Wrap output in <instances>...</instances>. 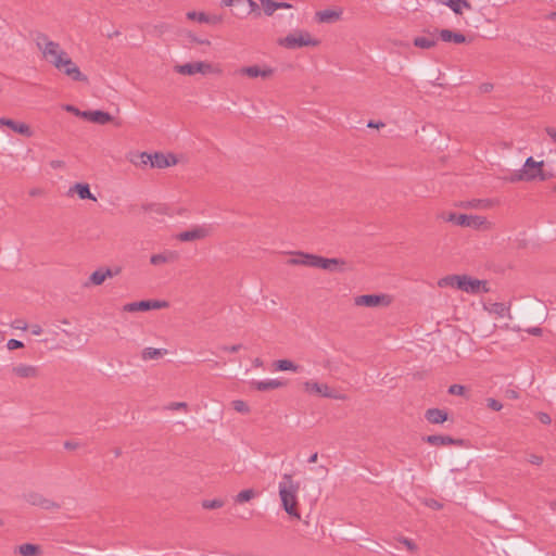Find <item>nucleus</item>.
<instances>
[{"label": "nucleus", "instance_id": "de8ad7c7", "mask_svg": "<svg viewBox=\"0 0 556 556\" xmlns=\"http://www.w3.org/2000/svg\"><path fill=\"white\" fill-rule=\"evenodd\" d=\"M425 504L428 507L437 509V510H439L443 507V505L440 502H438L437 500H433V498L426 500Z\"/></svg>", "mask_w": 556, "mask_h": 556}, {"label": "nucleus", "instance_id": "13d9d810", "mask_svg": "<svg viewBox=\"0 0 556 556\" xmlns=\"http://www.w3.org/2000/svg\"><path fill=\"white\" fill-rule=\"evenodd\" d=\"M547 135L556 142V130L552 127L546 128Z\"/></svg>", "mask_w": 556, "mask_h": 556}, {"label": "nucleus", "instance_id": "37998d69", "mask_svg": "<svg viewBox=\"0 0 556 556\" xmlns=\"http://www.w3.org/2000/svg\"><path fill=\"white\" fill-rule=\"evenodd\" d=\"M7 348L10 350V351H13V350H17V349H22L24 348V343L20 340H16V339H10L7 343Z\"/></svg>", "mask_w": 556, "mask_h": 556}, {"label": "nucleus", "instance_id": "79ce46f5", "mask_svg": "<svg viewBox=\"0 0 556 556\" xmlns=\"http://www.w3.org/2000/svg\"><path fill=\"white\" fill-rule=\"evenodd\" d=\"M448 393L453 395H463L465 393V387L462 384H452L448 388Z\"/></svg>", "mask_w": 556, "mask_h": 556}, {"label": "nucleus", "instance_id": "7ed1b4c3", "mask_svg": "<svg viewBox=\"0 0 556 556\" xmlns=\"http://www.w3.org/2000/svg\"><path fill=\"white\" fill-rule=\"evenodd\" d=\"M281 505L285 511L292 518L301 519L298 509V493L300 491V482L294 481L292 475L285 473L278 485Z\"/></svg>", "mask_w": 556, "mask_h": 556}, {"label": "nucleus", "instance_id": "72a5a7b5", "mask_svg": "<svg viewBox=\"0 0 556 556\" xmlns=\"http://www.w3.org/2000/svg\"><path fill=\"white\" fill-rule=\"evenodd\" d=\"M262 8L264 13L267 16H271L277 9V2L273 0H261Z\"/></svg>", "mask_w": 556, "mask_h": 556}, {"label": "nucleus", "instance_id": "ddd939ff", "mask_svg": "<svg viewBox=\"0 0 556 556\" xmlns=\"http://www.w3.org/2000/svg\"><path fill=\"white\" fill-rule=\"evenodd\" d=\"M275 73V70L269 66H258V65H251V66H243L240 67L237 71V74L240 76H247L249 78H262V79H268L270 78Z\"/></svg>", "mask_w": 556, "mask_h": 556}, {"label": "nucleus", "instance_id": "cd10ccee", "mask_svg": "<svg viewBox=\"0 0 556 556\" xmlns=\"http://www.w3.org/2000/svg\"><path fill=\"white\" fill-rule=\"evenodd\" d=\"M167 353L165 349L146 348L142 350L141 358L143 361L159 359Z\"/></svg>", "mask_w": 556, "mask_h": 556}, {"label": "nucleus", "instance_id": "a211bd4d", "mask_svg": "<svg viewBox=\"0 0 556 556\" xmlns=\"http://www.w3.org/2000/svg\"><path fill=\"white\" fill-rule=\"evenodd\" d=\"M81 117L99 125H105L113 119V116L104 111H84Z\"/></svg>", "mask_w": 556, "mask_h": 556}, {"label": "nucleus", "instance_id": "6e6d98bb", "mask_svg": "<svg viewBox=\"0 0 556 556\" xmlns=\"http://www.w3.org/2000/svg\"><path fill=\"white\" fill-rule=\"evenodd\" d=\"M78 446H79V444H78L77 442H73V441H66V442L64 443V447H65L66 450H75V448H77Z\"/></svg>", "mask_w": 556, "mask_h": 556}, {"label": "nucleus", "instance_id": "2f4dec72", "mask_svg": "<svg viewBox=\"0 0 556 556\" xmlns=\"http://www.w3.org/2000/svg\"><path fill=\"white\" fill-rule=\"evenodd\" d=\"M275 370L286 371V370H292L298 371L300 366L294 364L290 359H278L274 363Z\"/></svg>", "mask_w": 556, "mask_h": 556}, {"label": "nucleus", "instance_id": "4468645a", "mask_svg": "<svg viewBox=\"0 0 556 556\" xmlns=\"http://www.w3.org/2000/svg\"><path fill=\"white\" fill-rule=\"evenodd\" d=\"M25 500L28 504H30L33 506H38L46 510H52V509L60 508V505L56 502L45 497L42 494H40L38 492H30V493L26 494Z\"/></svg>", "mask_w": 556, "mask_h": 556}, {"label": "nucleus", "instance_id": "aec40b11", "mask_svg": "<svg viewBox=\"0 0 556 556\" xmlns=\"http://www.w3.org/2000/svg\"><path fill=\"white\" fill-rule=\"evenodd\" d=\"M187 18L192 20V21H198L200 23L212 24V25H217L223 22V17L220 15H208L204 12H195V11L188 12Z\"/></svg>", "mask_w": 556, "mask_h": 556}, {"label": "nucleus", "instance_id": "393cba45", "mask_svg": "<svg viewBox=\"0 0 556 556\" xmlns=\"http://www.w3.org/2000/svg\"><path fill=\"white\" fill-rule=\"evenodd\" d=\"M76 192L81 200H92L97 201V198L91 193L90 187L88 184L77 182L73 187L70 188L68 193Z\"/></svg>", "mask_w": 556, "mask_h": 556}, {"label": "nucleus", "instance_id": "3c124183", "mask_svg": "<svg viewBox=\"0 0 556 556\" xmlns=\"http://www.w3.org/2000/svg\"><path fill=\"white\" fill-rule=\"evenodd\" d=\"M121 271H122L121 267H115L114 269H111V268H105L104 269L106 278H112L114 276H117Z\"/></svg>", "mask_w": 556, "mask_h": 556}, {"label": "nucleus", "instance_id": "8fccbe9b", "mask_svg": "<svg viewBox=\"0 0 556 556\" xmlns=\"http://www.w3.org/2000/svg\"><path fill=\"white\" fill-rule=\"evenodd\" d=\"M529 463L540 466L543 463V457L540 455L531 454L528 458Z\"/></svg>", "mask_w": 556, "mask_h": 556}, {"label": "nucleus", "instance_id": "6ab92c4d", "mask_svg": "<svg viewBox=\"0 0 556 556\" xmlns=\"http://www.w3.org/2000/svg\"><path fill=\"white\" fill-rule=\"evenodd\" d=\"M12 371L18 378H38L39 368L34 365L18 364L12 368Z\"/></svg>", "mask_w": 556, "mask_h": 556}, {"label": "nucleus", "instance_id": "412c9836", "mask_svg": "<svg viewBox=\"0 0 556 556\" xmlns=\"http://www.w3.org/2000/svg\"><path fill=\"white\" fill-rule=\"evenodd\" d=\"M251 386L256 389L257 391H269L275 390L278 388H282L286 386V382L277 379H269V380H263V381H252Z\"/></svg>", "mask_w": 556, "mask_h": 556}, {"label": "nucleus", "instance_id": "a878e982", "mask_svg": "<svg viewBox=\"0 0 556 556\" xmlns=\"http://www.w3.org/2000/svg\"><path fill=\"white\" fill-rule=\"evenodd\" d=\"M425 417L430 424H443L447 420V413L440 408H429Z\"/></svg>", "mask_w": 556, "mask_h": 556}, {"label": "nucleus", "instance_id": "5701e85b", "mask_svg": "<svg viewBox=\"0 0 556 556\" xmlns=\"http://www.w3.org/2000/svg\"><path fill=\"white\" fill-rule=\"evenodd\" d=\"M439 36L442 41L454 42L456 45L465 43L467 41L466 36L462 33H455L451 29H441Z\"/></svg>", "mask_w": 556, "mask_h": 556}, {"label": "nucleus", "instance_id": "864d4df0", "mask_svg": "<svg viewBox=\"0 0 556 556\" xmlns=\"http://www.w3.org/2000/svg\"><path fill=\"white\" fill-rule=\"evenodd\" d=\"M538 417H539V420H540L542 424H544V425H549V424H551V421H552V419H551L549 415H548V414H546V413H539Z\"/></svg>", "mask_w": 556, "mask_h": 556}, {"label": "nucleus", "instance_id": "f257e3e1", "mask_svg": "<svg viewBox=\"0 0 556 556\" xmlns=\"http://www.w3.org/2000/svg\"><path fill=\"white\" fill-rule=\"evenodd\" d=\"M35 43L42 53V58L53 65L58 71L68 76L75 81H88V77L83 74L76 63L63 50L59 42L51 40L45 33H37Z\"/></svg>", "mask_w": 556, "mask_h": 556}, {"label": "nucleus", "instance_id": "423d86ee", "mask_svg": "<svg viewBox=\"0 0 556 556\" xmlns=\"http://www.w3.org/2000/svg\"><path fill=\"white\" fill-rule=\"evenodd\" d=\"M543 161L536 162L532 156H529L522 168L518 172H515L509 180L511 182L516 181H532L534 179H540L542 181L547 179V176L544 174L543 169Z\"/></svg>", "mask_w": 556, "mask_h": 556}, {"label": "nucleus", "instance_id": "bb28decb", "mask_svg": "<svg viewBox=\"0 0 556 556\" xmlns=\"http://www.w3.org/2000/svg\"><path fill=\"white\" fill-rule=\"evenodd\" d=\"M8 127L12 129L13 131L24 136V137H31L34 135L30 126L24 122H17L14 119L9 118Z\"/></svg>", "mask_w": 556, "mask_h": 556}, {"label": "nucleus", "instance_id": "338daca9", "mask_svg": "<svg viewBox=\"0 0 556 556\" xmlns=\"http://www.w3.org/2000/svg\"><path fill=\"white\" fill-rule=\"evenodd\" d=\"M317 458H318V454L317 453H314L309 456L308 458V463H316L317 462Z\"/></svg>", "mask_w": 556, "mask_h": 556}, {"label": "nucleus", "instance_id": "09e8293b", "mask_svg": "<svg viewBox=\"0 0 556 556\" xmlns=\"http://www.w3.org/2000/svg\"><path fill=\"white\" fill-rule=\"evenodd\" d=\"M168 408L174 409V410H177V409L186 410L188 408V404L186 402H173L169 404Z\"/></svg>", "mask_w": 556, "mask_h": 556}, {"label": "nucleus", "instance_id": "a18cd8bd", "mask_svg": "<svg viewBox=\"0 0 556 556\" xmlns=\"http://www.w3.org/2000/svg\"><path fill=\"white\" fill-rule=\"evenodd\" d=\"M219 349L224 352L237 353L242 349V344L222 345Z\"/></svg>", "mask_w": 556, "mask_h": 556}, {"label": "nucleus", "instance_id": "f704fd0d", "mask_svg": "<svg viewBox=\"0 0 556 556\" xmlns=\"http://www.w3.org/2000/svg\"><path fill=\"white\" fill-rule=\"evenodd\" d=\"M224 506V501L220 498H214V500H204L202 502V507L204 509H217Z\"/></svg>", "mask_w": 556, "mask_h": 556}, {"label": "nucleus", "instance_id": "f3484780", "mask_svg": "<svg viewBox=\"0 0 556 556\" xmlns=\"http://www.w3.org/2000/svg\"><path fill=\"white\" fill-rule=\"evenodd\" d=\"M179 260V254L177 251L166 250L159 254H153L150 257V263L154 266H160L164 264L175 263Z\"/></svg>", "mask_w": 556, "mask_h": 556}, {"label": "nucleus", "instance_id": "0eeeda50", "mask_svg": "<svg viewBox=\"0 0 556 556\" xmlns=\"http://www.w3.org/2000/svg\"><path fill=\"white\" fill-rule=\"evenodd\" d=\"M278 43L287 49H298L302 47H316L319 45V41L312 38L307 31L298 30L290 33L283 38H279Z\"/></svg>", "mask_w": 556, "mask_h": 556}, {"label": "nucleus", "instance_id": "69168bd1", "mask_svg": "<svg viewBox=\"0 0 556 556\" xmlns=\"http://www.w3.org/2000/svg\"><path fill=\"white\" fill-rule=\"evenodd\" d=\"M253 365H254L255 367H262V366H263V361H262L261 358H258V357H257V358H255V359L253 361Z\"/></svg>", "mask_w": 556, "mask_h": 556}, {"label": "nucleus", "instance_id": "0e129e2a", "mask_svg": "<svg viewBox=\"0 0 556 556\" xmlns=\"http://www.w3.org/2000/svg\"><path fill=\"white\" fill-rule=\"evenodd\" d=\"M63 165V162L62 161H52L51 162V166L53 168H58V167H61Z\"/></svg>", "mask_w": 556, "mask_h": 556}, {"label": "nucleus", "instance_id": "c756f323", "mask_svg": "<svg viewBox=\"0 0 556 556\" xmlns=\"http://www.w3.org/2000/svg\"><path fill=\"white\" fill-rule=\"evenodd\" d=\"M445 4L455 13L463 14V8L471 10V4L467 0H447Z\"/></svg>", "mask_w": 556, "mask_h": 556}, {"label": "nucleus", "instance_id": "052dcab7", "mask_svg": "<svg viewBox=\"0 0 556 556\" xmlns=\"http://www.w3.org/2000/svg\"><path fill=\"white\" fill-rule=\"evenodd\" d=\"M367 126L370 128H379V127H383L384 124L382 122L376 123L374 121H370Z\"/></svg>", "mask_w": 556, "mask_h": 556}, {"label": "nucleus", "instance_id": "774afa93", "mask_svg": "<svg viewBox=\"0 0 556 556\" xmlns=\"http://www.w3.org/2000/svg\"><path fill=\"white\" fill-rule=\"evenodd\" d=\"M547 18H548V20H552V21H556V11H554V12L549 13V14L547 15Z\"/></svg>", "mask_w": 556, "mask_h": 556}, {"label": "nucleus", "instance_id": "680f3d73", "mask_svg": "<svg viewBox=\"0 0 556 556\" xmlns=\"http://www.w3.org/2000/svg\"><path fill=\"white\" fill-rule=\"evenodd\" d=\"M235 3H241L239 0H222V4L225 7H231Z\"/></svg>", "mask_w": 556, "mask_h": 556}, {"label": "nucleus", "instance_id": "9b49d317", "mask_svg": "<svg viewBox=\"0 0 556 556\" xmlns=\"http://www.w3.org/2000/svg\"><path fill=\"white\" fill-rule=\"evenodd\" d=\"M390 303L391 300L386 294H363L354 298V305L356 306L376 307L387 306Z\"/></svg>", "mask_w": 556, "mask_h": 556}, {"label": "nucleus", "instance_id": "1a4fd4ad", "mask_svg": "<svg viewBox=\"0 0 556 556\" xmlns=\"http://www.w3.org/2000/svg\"><path fill=\"white\" fill-rule=\"evenodd\" d=\"M169 306V303L167 301H161V300H143L138 302H131L124 305V311L134 313V312H146L149 309H160V308H166Z\"/></svg>", "mask_w": 556, "mask_h": 556}, {"label": "nucleus", "instance_id": "7c9ffc66", "mask_svg": "<svg viewBox=\"0 0 556 556\" xmlns=\"http://www.w3.org/2000/svg\"><path fill=\"white\" fill-rule=\"evenodd\" d=\"M257 496V492L253 489H245L240 491L233 498L235 503L243 504Z\"/></svg>", "mask_w": 556, "mask_h": 556}, {"label": "nucleus", "instance_id": "603ef678", "mask_svg": "<svg viewBox=\"0 0 556 556\" xmlns=\"http://www.w3.org/2000/svg\"><path fill=\"white\" fill-rule=\"evenodd\" d=\"M63 109L66 112H71V113L75 114L76 116H80V117H81V113L84 112V111H79L77 108H75L72 104H66V105L63 106Z\"/></svg>", "mask_w": 556, "mask_h": 556}, {"label": "nucleus", "instance_id": "b1692460", "mask_svg": "<svg viewBox=\"0 0 556 556\" xmlns=\"http://www.w3.org/2000/svg\"><path fill=\"white\" fill-rule=\"evenodd\" d=\"M428 36H418L414 39L415 47L420 49H431L437 45L435 33L427 30Z\"/></svg>", "mask_w": 556, "mask_h": 556}, {"label": "nucleus", "instance_id": "9d476101", "mask_svg": "<svg viewBox=\"0 0 556 556\" xmlns=\"http://www.w3.org/2000/svg\"><path fill=\"white\" fill-rule=\"evenodd\" d=\"M211 235V228L208 226H194L188 230L181 231L176 235V239L181 242L199 241L207 238Z\"/></svg>", "mask_w": 556, "mask_h": 556}, {"label": "nucleus", "instance_id": "c03bdc74", "mask_svg": "<svg viewBox=\"0 0 556 556\" xmlns=\"http://www.w3.org/2000/svg\"><path fill=\"white\" fill-rule=\"evenodd\" d=\"M400 542L402 544H404L407 547V549H409L412 552L417 549V545L410 539L402 536V538H400Z\"/></svg>", "mask_w": 556, "mask_h": 556}, {"label": "nucleus", "instance_id": "58836bf2", "mask_svg": "<svg viewBox=\"0 0 556 556\" xmlns=\"http://www.w3.org/2000/svg\"><path fill=\"white\" fill-rule=\"evenodd\" d=\"M169 29V25L166 23H160L153 26V34L156 36H162Z\"/></svg>", "mask_w": 556, "mask_h": 556}, {"label": "nucleus", "instance_id": "e2e57ef3", "mask_svg": "<svg viewBox=\"0 0 556 556\" xmlns=\"http://www.w3.org/2000/svg\"><path fill=\"white\" fill-rule=\"evenodd\" d=\"M292 4L288 2H277V9H291Z\"/></svg>", "mask_w": 556, "mask_h": 556}, {"label": "nucleus", "instance_id": "4c0bfd02", "mask_svg": "<svg viewBox=\"0 0 556 556\" xmlns=\"http://www.w3.org/2000/svg\"><path fill=\"white\" fill-rule=\"evenodd\" d=\"M464 206L471 207V208L489 207L490 201L489 200H472L470 202H467Z\"/></svg>", "mask_w": 556, "mask_h": 556}, {"label": "nucleus", "instance_id": "bf43d9fd", "mask_svg": "<svg viewBox=\"0 0 556 556\" xmlns=\"http://www.w3.org/2000/svg\"><path fill=\"white\" fill-rule=\"evenodd\" d=\"M528 332L533 336H540L542 333V329L539 327H533L528 329Z\"/></svg>", "mask_w": 556, "mask_h": 556}, {"label": "nucleus", "instance_id": "473e14b6", "mask_svg": "<svg viewBox=\"0 0 556 556\" xmlns=\"http://www.w3.org/2000/svg\"><path fill=\"white\" fill-rule=\"evenodd\" d=\"M105 273L102 268L94 270L89 278L90 282L94 286L102 285L105 281Z\"/></svg>", "mask_w": 556, "mask_h": 556}, {"label": "nucleus", "instance_id": "dca6fc26", "mask_svg": "<svg viewBox=\"0 0 556 556\" xmlns=\"http://www.w3.org/2000/svg\"><path fill=\"white\" fill-rule=\"evenodd\" d=\"M424 441L433 446L456 445L463 446L464 440L454 439L450 435L431 434L424 438Z\"/></svg>", "mask_w": 556, "mask_h": 556}, {"label": "nucleus", "instance_id": "2eb2a0df", "mask_svg": "<svg viewBox=\"0 0 556 556\" xmlns=\"http://www.w3.org/2000/svg\"><path fill=\"white\" fill-rule=\"evenodd\" d=\"M177 163H178L177 157L172 153H169L167 155L162 152H155V153L151 154V161H150L151 167L166 168L169 166H174Z\"/></svg>", "mask_w": 556, "mask_h": 556}, {"label": "nucleus", "instance_id": "f03ea898", "mask_svg": "<svg viewBox=\"0 0 556 556\" xmlns=\"http://www.w3.org/2000/svg\"><path fill=\"white\" fill-rule=\"evenodd\" d=\"M291 266H306L321 268L328 271H342L345 261L342 258H327L316 254L295 252L294 257L287 261Z\"/></svg>", "mask_w": 556, "mask_h": 556}, {"label": "nucleus", "instance_id": "5fc2aeb1", "mask_svg": "<svg viewBox=\"0 0 556 556\" xmlns=\"http://www.w3.org/2000/svg\"><path fill=\"white\" fill-rule=\"evenodd\" d=\"M30 330H31V333H33L34 336H39V334H41V333H42V328H41V326H40V325H37V324L33 325V326L30 327Z\"/></svg>", "mask_w": 556, "mask_h": 556}, {"label": "nucleus", "instance_id": "f8f14e48", "mask_svg": "<svg viewBox=\"0 0 556 556\" xmlns=\"http://www.w3.org/2000/svg\"><path fill=\"white\" fill-rule=\"evenodd\" d=\"M303 389L307 393H314L318 394L323 397L327 399H343L342 396L338 395L328 384L326 383H318L316 381H305L303 383Z\"/></svg>", "mask_w": 556, "mask_h": 556}, {"label": "nucleus", "instance_id": "c9c22d12", "mask_svg": "<svg viewBox=\"0 0 556 556\" xmlns=\"http://www.w3.org/2000/svg\"><path fill=\"white\" fill-rule=\"evenodd\" d=\"M137 157H138V161L134 160V159L130 160L135 165H147V164H150L151 153L141 152L137 155Z\"/></svg>", "mask_w": 556, "mask_h": 556}, {"label": "nucleus", "instance_id": "a19ab883", "mask_svg": "<svg viewBox=\"0 0 556 556\" xmlns=\"http://www.w3.org/2000/svg\"><path fill=\"white\" fill-rule=\"evenodd\" d=\"M486 406H488L490 409L495 410V412H498V410H501V409L503 408L502 403H501V402H498V401H497V400H495V399H492V397H490V399H488V400H486Z\"/></svg>", "mask_w": 556, "mask_h": 556}, {"label": "nucleus", "instance_id": "20e7f679", "mask_svg": "<svg viewBox=\"0 0 556 556\" xmlns=\"http://www.w3.org/2000/svg\"><path fill=\"white\" fill-rule=\"evenodd\" d=\"M438 286L440 288H457L471 294L489 292L488 282L485 280L471 278L467 275H447L438 280Z\"/></svg>", "mask_w": 556, "mask_h": 556}, {"label": "nucleus", "instance_id": "49530a36", "mask_svg": "<svg viewBox=\"0 0 556 556\" xmlns=\"http://www.w3.org/2000/svg\"><path fill=\"white\" fill-rule=\"evenodd\" d=\"M12 328L18 329V330H26L27 329V323L23 319H15L11 324Z\"/></svg>", "mask_w": 556, "mask_h": 556}, {"label": "nucleus", "instance_id": "ea45409f", "mask_svg": "<svg viewBox=\"0 0 556 556\" xmlns=\"http://www.w3.org/2000/svg\"><path fill=\"white\" fill-rule=\"evenodd\" d=\"M186 37L188 38V40L190 42H194V43H199V45H205V46H210L211 45L210 40H207V39H200L194 34H192L190 31L187 33Z\"/></svg>", "mask_w": 556, "mask_h": 556}, {"label": "nucleus", "instance_id": "4d7b16f0", "mask_svg": "<svg viewBox=\"0 0 556 556\" xmlns=\"http://www.w3.org/2000/svg\"><path fill=\"white\" fill-rule=\"evenodd\" d=\"M506 396H507L508 399H514V400H515V399H518V397H519V394H518V392H517V391L511 390V389H508V390H506Z\"/></svg>", "mask_w": 556, "mask_h": 556}, {"label": "nucleus", "instance_id": "4be33fe9", "mask_svg": "<svg viewBox=\"0 0 556 556\" xmlns=\"http://www.w3.org/2000/svg\"><path fill=\"white\" fill-rule=\"evenodd\" d=\"M341 17V11L336 10H323L315 13V20L318 23H334Z\"/></svg>", "mask_w": 556, "mask_h": 556}, {"label": "nucleus", "instance_id": "6e6552de", "mask_svg": "<svg viewBox=\"0 0 556 556\" xmlns=\"http://www.w3.org/2000/svg\"><path fill=\"white\" fill-rule=\"evenodd\" d=\"M174 71L181 75H194L201 73L203 75L216 73L220 74L222 70L213 66L211 63L199 61L193 63L177 64L174 66Z\"/></svg>", "mask_w": 556, "mask_h": 556}, {"label": "nucleus", "instance_id": "39448f33", "mask_svg": "<svg viewBox=\"0 0 556 556\" xmlns=\"http://www.w3.org/2000/svg\"><path fill=\"white\" fill-rule=\"evenodd\" d=\"M438 218L446 223H452L454 225L462 227H468L475 230H490L493 226L492 223L486 219V217L480 215H467L457 214L455 212H442L438 215Z\"/></svg>", "mask_w": 556, "mask_h": 556}, {"label": "nucleus", "instance_id": "e433bc0d", "mask_svg": "<svg viewBox=\"0 0 556 556\" xmlns=\"http://www.w3.org/2000/svg\"><path fill=\"white\" fill-rule=\"evenodd\" d=\"M232 407L238 413L248 414L250 412V408H249L248 404L244 401H241V400L233 401L232 402Z\"/></svg>", "mask_w": 556, "mask_h": 556}, {"label": "nucleus", "instance_id": "c85d7f7f", "mask_svg": "<svg viewBox=\"0 0 556 556\" xmlns=\"http://www.w3.org/2000/svg\"><path fill=\"white\" fill-rule=\"evenodd\" d=\"M16 552L22 556H36L39 555L41 549L39 545L25 543L16 547Z\"/></svg>", "mask_w": 556, "mask_h": 556}]
</instances>
